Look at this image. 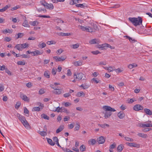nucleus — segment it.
<instances>
[{"mask_svg":"<svg viewBox=\"0 0 152 152\" xmlns=\"http://www.w3.org/2000/svg\"><path fill=\"white\" fill-rule=\"evenodd\" d=\"M144 111L146 114H152V111L149 109L145 108L144 109Z\"/></svg>","mask_w":152,"mask_h":152,"instance_id":"31","label":"nucleus"},{"mask_svg":"<svg viewBox=\"0 0 152 152\" xmlns=\"http://www.w3.org/2000/svg\"><path fill=\"white\" fill-rule=\"evenodd\" d=\"M99 41L96 39H94L90 40L89 43L91 44H97L98 43Z\"/></svg>","mask_w":152,"mask_h":152,"instance_id":"20","label":"nucleus"},{"mask_svg":"<svg viewBox=\"0 0 152 152\" xmlns=\"http://www.w3.org/2000/svg\"><path fill=\"white\" fill-rule=\"evenodd\" d=\"M96 141L94 139H90L88 141V143L91 145H93L95 144Z\"/></svg>","mask_w":152,"mask_h":152,"instance_id":"19","label":"nucleus"},{"mask_svg":"<svg viewBox=\"0 0 152 152\" xmlns=\"http://www.w3.org/2000/svg\"><path fill=\"white\" fill-rule=\"evenodd\" d=\"M80 150L82 152L85 151L86 150V147L85 146L83 145H81L80 148Z\"/></svg>","mask_w":152,"mask_h":152,"instance_id":"40","label":"nucleus"},{"mask_svg":"<svg viewBox=\"0 0 152 152\" xmlns=\"http://www.w3.org/2000/svg\"><path fill=\"white\" fill-rule=\"evenodd\" d=\"M19 45H20V44H18L16 45L15 47V48H16L18 50H20V51H22V47H20L19 46Z\"/></svg>","mask_w":152,"mask_h":152,"instance_id":"42","label":"nucleus"},{"mask_svg":"<svg viewBox=\"0 0 152 152\" xmlns=\"http://www.w3.org/2000/svg\"><path fill=\"white\" fill-rule=\"evenodd\" d=\"M53 139L54 142V143L55 144H56V143L58 142V140L57 137H54Z\"/></svg>","mask_w":152,"mask_h":152,"instance_id":"45","label":"nucleus"},{"mask_svg":"<svg viewBox=\"0 0 152 152\" xmlns=\"http://www.w3.org/2000/svg\"><path fill=\"white\" fill-rule=\"evenodd\" d=\"M43 53V51H40L39 50H36L32 52V53L33 54V56H37L39 55L42 54Z\"/></svg>","mask_w":152,"mask_h":152,"instance_id":"13","label":"nucleus"},{"mask_svg":"<svg viewBox=\"0 0 152 152\" xmlns=\"http://www.w3.org/2000/svg\"><path fill=\"white\" fill-rule=\"evenodd\" d=\"M137 64L135 63H133L132 64H129L128 66V67L130 69H131L133 67H137Z\"/></svg>","mask_w":152,"mask_h":152,"instance_id":"25","label":"nucleus"},{"mask_svg":"<svg viewBox=\"0 0 152 152\" xmlns=\"http://www.w3.org/2000/svg\"><path fill=\"white\" fill-rule=\"evenodd\" d=\"M20 56L22 57V58H29L28 55L24 54H23L21 55H20Z\"/></svg>","mask_w":152,"mask_h":152,"instance_id":"64","label":"nucleus"},{"mask_svg":"<svg viewBox=\"0 0 152 152\" xmlns=\"http://www.w3.org/2000/svg\"><path fill=\"white\" fill-rule=\"evenodd\" d=\"M38 16L40 18H50V17L49 15H39Z\"/></svg>","mask_w":152,"mask_h":152,"instance_id":"60","label":"nucleus"},{"mask_svg":"<svg viewBox=\"0 0 152 152\" xmlns=\"http://www.w3.org/2000/svg\"><path fill=\"white\" fill-rule=\"evenodd\" d=\"M140 126L142 128L152 127V124L150 123H140Z\"/></svg>","mask_w":152,"mask_h":152,"instance_id":"11","label":"nucleus"},{"mask_svg":"<svg viewBox=\"0 0 152 152\" xmlns=\"http://www.w3.org/2000/svg\"><path fill=\"white\" fill-rule=\"evenodd\" d=\"M53 58L56 61L58 62L64 61L66 58V57L65 56H62L60 57L55 56L53 57Z\"/></svg>","mask_w":152,"mask_h":152,"instance_id":"5","label":"nucleus"},{"mask_svg":"<svg viewBox=\"0 0 152 152\" xmlns=\"http://www.w3.org/2000/svg\"><path fill=\"white\" fill-rule=\"evenodd\" d=\"M124 37H126L128 39L130 42H135L134 39H132V38L128 36H124Z\"/></svg>","mask_w":152,"mask_h":152,"instance_id":"35","label":"nucleus"},{"mask_svg":"<svg viewBox=\"0 0 152 152\" xmlns=\"http://www.w3.org/2000/svg\"><path fill=\"white\" fill-rule=\"evenodd\" d=\"M103 109L106 111L115 112L116 111L114 109L107 106H104L103 107Z\"/></svg>","mask_w":152,"mask_h":152,"instance_id":"6","label":"nucleus"},{"mask_svg":"<svg viewBox=\"0 0 152 152\" xmlns=\"http://www.w3.org/2000/svg\"><path fill=\"white\" fill-rule=\"evenodd\" d=\"M133 109L137 111L143 110V107L140 104H136L133 107Z\"/></svg>","mask_w":152,"mask_h":152,"instance_id":"10","label":"nucleus"},{"mask_svg":"<svg viewBox=\"0 0 152 152\" xmlns=\"http://www.w3.org/2000/svg\"><path fill=\"white\" fill-rule=\"evenodd\" d=\"M123 145L122 144H121L119 145L117 148L118 151V152H120L123 149Z\"/></svg>","mask_w":152,"mask_h":152,"instance_id":"27","label":"nucleus"},{"mask_svg":"<svg viewBox=\"0 0 152 152\" xmlns=\"http://www.w3.org/2000/svg\"><path fill=\"white\" fill-rule=\"evenodd\" d=\"M76 6L77 7H80L84 8H85V7H87V5L85 3L83 4H76Z\"/></svg>","mask_w":152,"mask_h":152,"instance_id":"21","label":"nucleus"},{"mask_svg":"<svg viewBox=\"0 0 152 152\" xmlns=\"http://www.w3.org/2000/svg\"><path fill=\"white\" fill-rule=\"evenodd\" d=\"M41 110L39 107H34L32 109L33 111H38Z\"/></svg>","mask_w":152,"mask_h":152,"instance_id":"37","label":"nucleus"},{"mask_svg":"<svg viewBox=\"0 0 152 152\" xmlns=\"http://www.w3.org/2000/svg\"><path fill=\"white\" fill-rule=\"evenodd\" d=\"M91 81L94 82V83H100L101 82V80L97 78H92L91 79Z\"/></svg>","mask_w":152,"mask_h":152,"instance_id":"23","label":"nucleus"},{"mask_svg":"<svg viewBox=\"0 0 152 152\" xmlns=\"http://www.w3.org/2000/svg\"><path fill=\"white\" fill-rule=\"evenodd\" d=\"M124 138L125 140L128 141L133 142L134 141V140L132 138L129 137H125Z\"/></svg>","mask_w":152,"mask_h":152,"instance_id":"44","label":"nucleus"},{"mask_svg":"<svg viewBox=\"0 0 152 152\" xmlns=\"http://www.w3.org/2000/svg\"><path fill=\"white\" fill-rule=\"evenodd\" d=\"M62 90L61 89H57L56 88L53 91V92L56 94H59L62 93Z\"/></svg>","mask_w":152,"mask_h":152,"instance_id":"14","label":"nucleus"},{"mask_svg":"<svg viewBox=\"0 0 152 152\" xmlns=\"http://www.w3.org/2000/svg\"><path fill=\"white\" fill-rule=\"evenodd\" d=\"M17 117L25 127L28 128L29 127V124L26 120L25 117L22 116L21 115H19Z\"/></svg>","mask_w":152,"mask_h":152,"instance_id":"3","label":"nucleus"},{"mask_svg":"<svg viewBox=\"0 0 152 152\" xmlns=\"http://www.w3.org/2000/svg\"><path fill=\"white\" fill-rule=\"evenodd\" d=\"M137 135L141 137L144 138H146L148 137V136L147 134H144L143 133H139L137 134Z\"/></svg>","mask_w":152,"mask_h":152,"instance_id":"22","label":"nucleus"},{"mask_svg":"<svg viewBox=\"0 0 152 152\" xmlns=\"http://www.w3.org/2000/svg\"><path fill=\"white\" fill-rule=\"evenodd\" d=\"M116 146V145L115 143H114L113 144L110 145V149H112L114 148Z\"/></svg>","mask_w":152,"mask_h":152,"instance_id":"52","label":"nucleus"},{"mask_svg":"<svg viewBox=\"0 0 152 152\" xmlns=\"http://www.w3.org/2000/svg\"><path fill=\"white\" fill-rule=\"evenodd\" d=\"M41 4L45 7L46 6L47 3L45 0H42L40 1Z\"/></svg>","mask_w":152,"mask_h":152,"instance_id":"43","label":"nucleus"},{"mask_svg":"<svg viewBox=\"0 0 152 152\" xmlns=\"http://www.w3.org/2000/svg\"><path fill=\"white\" fill-rule=\"evenodd\" d=\"M60 35L61 36H67L70 35V34L69 33H60Z\"/></svg>","mask_w":152,"mask_h":152,"instance_id":"38","label":"nucleus"},{"mask_svg":"<svg viewBox=\"0 0 152 152\" xmlns=\"http://www.w3.org/2000/svg\"><path fill=\"white\" fill-rule=\"evenodd\" d=\"M24 34L22 33H19L17 34L18 37H16V39L19 38H21L24 36Z\"/></svg>","mask_w":152,"mask_h":152,"instance_id":"39","label":"nucleus"},{"mask_svg":"<svg viewBox=\"0 0 152 152\" xmlns=\"http://www.w3.org/2000/svg\"><path fill=\"white\" fill-rule=\"evenodd\" d=\"M47 141L48 143L50 144V145L52 146H53L55 145V143H54L52 140L49 138L47 139Z\"/></svg>","mask_w":152,"mask_h":152,"instance_id":"32","label":"nucleus"},{"mask_svg":"<svg viewBox=\"0 0 152 152\" xmlns=\"http://www.w3.org/2000/svg\"><path fill=\"white\" fill-rule=\"evenodd\" d=\"M74 77L77 80L79 81L81 80H85L86 79V77L82 73H77V74H74Z\"/></svg>","mask_w":152,"mask_h":152,"instance_id":"2","label":"nucleus"},{"mask_svg":"<svg viewBox=\"0 0 152 152\" xmlns=\"http://www.w3.org/2000/svg\"><path fill=\"white\" fill-rule=\"evenodd\" d=\"M56 111L58 112H61V113H66V114L69 113V111L64 107H59L57 108Z\"/></svg>","mask_w":152,"mask_h":152,"instance_id":"4","label":"nucleus"},{"mask_svg":"<svg viewBox=\"0 0 152 152\" xmlns=\"http://www.w3.org/2000/svg\"><path fill=\"white\" fill-rule=\"evenodd\" d=\"M83 64V61L81 60L75 61L74 63V64L75 66H80L81 65Z\"/></svg>","mask_w":152,"mask_h":152,"instance_id":"18","label":"nucleus"},{"mask_svg":"<svg viewBox=\"0 0 152 152\" xmlns=\"http://www.w3.org/2000/svg\"><path fill=\"white\" fill-rule=\"evenodd\" d=\"M38 104V105H39V106L38 107H39L40 110L42 109L44 107V105L42 103L39 102Z\"/></svg>","mask_w":152,"mask_h":152,"instance_id":"62","label":"nucleus"},{"mask_svg":"<svg viewBox=\"0 0 152 152\" xmlns=\"http://www.w3.org/2000/svg\"><path fill=\"white\" fill-rule=\"evenodd\" d=\"M64 126L63 125H61L56 129V133H58L61 132L62 131L64 128Z\"/></svg>","mask_w":152,"mask_h":152,"instance_id":"15","label":"nucleus"},{"mask_svg":"<svg viewBox=\"0 0 152 152\" xmlns=\"http://www.w3.org/2000/svg\"><path fill=\"white\" fill-rule=\"evenodd\" d=\"M38 133L42 136L45 137L46 136L47 134L46 132L42 131H39Z\"/></svg>","mask_w":152,"mask_h":152,"instance_id":"29","label":"nucleus"},{"mask_svg":"<svg viewBox=\"0 0 152 152\" xmlns=\"http://www.w3.org/2000/svg\"><path fill=\"white\" fill-rule=\"evenodd\" d=\"M29 23L32 26H35L38 25L39 23V22L35 20L34 21L30 22H29Z\"/></svg>","mask_w":152,"mask_h":152,"instance_id":"26","label":"nucleus"},{"mask_svg":"<svg viewBox=\"0 0 152 152\" xmlns=\"http://www.w3.org/2000/svg\"><path fill=\"white\" fill-rule=\"evenodd\" d=\"M23 26L26 27H29V26L28 22L26 21H25L23 24Z\"/></svg>","mask_w":152,"mask_h":152,"instance_id":"56","label":"nucleus"},{"mask_svg":"<svg viewBox=\"0 0 152 152\" xmlns=\"http://www.w3.org/2000/svg\"><path fill=\"white\" fill-rule=\"evenodd\" d=\"M57 69L56 68H53L52 70V74L53 75H55L56 74V73Z\"/></svg>","mask_w":152,"mask_h":152,"instance_id":"57","label":"nucleus"},{"mask_svg":"<svg viewBox=\"0 0 152 152\" xmlns=\"http://www.w3.org/2000/svg\"><path fill=\"white\" fill-rule=\"evenodd\" d=\"M80 126L78 124H75V127L74 128V131H78L79 129Z\"/></svg>","mask_w":152,"mask_h":152,"instance_id":"41","label":"nucleus"},{"mask_svg":"<svg viewBox=\"0 0 152 152\" xmlns=\"http://www.w3.org/2000/svg\"><path fill=\"white\" fill-rule=\"evenodd\" d=\"M111 115H102L103 116H100V118L104 117V119H107L110 117Z\"/></svg>","mask_w":152,"mask_h":152,"instance_id":"54","label":"nucleus"},{"mask_svg":"<svg viewBox=\"0 0 152 152\" xmlns=\"http://www.w3.org/2000/svg\"><path fill=\"white\" fill-rule=\"evenodd\" d=\"M80 87L83 88V89H86L88 88L89 87V86L86 85H84L83 84H82L80 86Z\"/></svg>","mask_w":152,"mask_h":152,"instance_id":"47","label":"nucleus"},{"mask_svg":"<svg viewBox=\"0 0 152 152\" xmlns=\"http://www.w3.org/2000/svg\"><path fill=\"white\" fill-rule=\"evenodd\" d=\"M80 26V29L83 31L92 32V30L91 29H90V26L85 27L83 26Z\"/></svg>","mask_w":152,"mask_h":152,"instance_id":"8","label":"nucleus"},{"mask_svg":"<svg viewBox=\"0 0 152 152\" xmlns=\"http://www.w3.org/2000/svg\"><path fill=\"white\" fill-rule=\"evenodd\" d=\"M2 32L4 33H12V31L10 30L9 29H6L2 31Z\"/></svg>","mask_w":152,"mask_h":152,"instance_id":"30","label":"nucleus"},{"mask_svg":"<svg viewBox=\"0 0 152 152\" xmlns=\"http://www.w3.org/2000/svg\"><path fill=\"white\" fill-rule=\"evenodd\" d=\"M152 130L151 128H145L142 130V131L144 132H146Z\"/></svg>","mask_w":152,"mask_h":152,"instance_id":"53","label":"nucleus"},{"mask_svg":"<svg viewBox=\"0 0 152 152\" xmlns=\"http://www.w3.org/2000/svg\"><path fill=\"white\" fill-rule=\"evenodd\" d=\"M63 96L65 97H67L71 96V94H70V93H65L63 95Z\"/></svg>","mask_w":152,"mask_h":152,"instance_id":"61","label":"nucleus"},{"mask_svg":"<svg viewBox=\"0 0 152 152\" xmlns=\"http://www.w3.org/2000/svg\"><path fill=\"white\" fill-rule=\"evenodd\" d=\"M20 104L21 103L20 102H17L15 106V108L16 109H18L19 107L20 106Z\"/></svg>","mask_w":152,"mask_h":152,"instance_id":"55","label":"nucleus"},{"mask_svg":"<svg viewBox=\"0 0 152 152\" xmlns=\"http://www.w3.org/2000/svg\"><path fill=\"white\" fill-rule=\"evenodd\" d=\"M56 43V42L54 41H48L47 42V44L48 45L55 44Z\"/></svg>","mask_w":152,"mask_h":152,"instance_id":"48","label":"nucleus"},{"mask_svg":"<svg viewBox=\"0 0 152 152\" xmlns=\"http://www.w3.org/2000/svg\"><path fill=\"white\" fill-rule=\"evenodd\" d=\"M45 7L47 9L51 10H53L54 8V6L52 4H48L47 3Z\"/></svg>","mask_w":152,"mask_h":152,"instance_id":"17","label":"nucleus"},{"mask_svg":"<svg viewBox=\"0 0 152 152\" xmlns=\"http://www.w3.org/2000/svg\"><path fill=\"white\" fill-rule=\"evenodd\" d=\"M11 52L12 53L14 56H16V57L20 56V55L19 54H16L13 51H12Z\"/></svg>","mask_w":152,"mask_h":152,"instance_id":"46","label":"nucleus"},{"mask_svg":"<svg viewBox=\"0 0 152 152\" xmlns=\"http://www.w3.org/2000/svg\"><path fill=\"white\" fill-rule=\"evenodd\" d=\"M129 20L135 26L142 25V20L140 17L137 18L130 17L129 18Z\"/></svg>","mask_w":152,"mask_h":152,"instance_id":"1","label":"nucleus"},{"mask_svg":"<svg viewBox=\"0 0 152 152\" xmlns=\"http://www.w3.org/2000/svg\"><path fill=\"white\" fill-rule=\"evenodd\" d=\"M126 144L131 147H134L139 148L140 147V145L138 144L135 143L134 142H127Z\"/></svg>","mask_w":152,"mask_h":152,"instance_id":"7","label":"nucleus"},{"mask_svg":"<svg viewBox=\"0 0 152 152\" xmlns=\"http://www.w3.org/2000/svg\"><path fill=\"white\" fill-rule=\"evenodd\" d=\"M4 40L5 41L9 42L11 40V38L8 37H6L4 38Z\"/></svg>","mask_w":152,"mask_h":152,"instance_id":"58","label":"nucleus"},{"mask_svg":"<svg viewBox=\"0 0 152 152\" xmlns=\"http://www.w3.org/2000/svg\"><path fill=\"white\" fill-rule=\"evenodd\" d=\"M91 26H90V29H91L92 30V32H94L96 30H98V27L96 24L91 23Z\"/></svg>","mask_w":152,"mask_h":152,"instance_id":"9","label":"nucleus"},{"mask_svg":"<svg viewBox=\"0 0 152 152\" xmlns=\"http://www.w3.org/2000/svg\"><path fill=\"white\" fill-rule=\"evenodd\" d=\"M20 47H22V50L23 49H24L28 47V45L26 43L20 44V45H19V46L20 47Z\"/></svg>","mask_w":152,"mask_h":152,"instance_id":"24","label":"nucleus"},{"mask_svg":"<svg viewBox=\"0 0 152 152\" xmlns=\"http://www.w3.org/2000/svg\"><path fill=\"white\" fill-rule=\"evenodd\" d=\"M98 125L99 126H100L101 127L103 128H105L106 126L107 127H109L110 126L109 125L106 124H99Z\"/></svg>","mask_w":152,"mask_h":152,"instance_id":"34","label":"nucleus"},{"mask_svg":"<svg viewBox=\"0 0 152 152\" xmlns=\"http://www.w3.org/2000/svg\"><path fill=\"white\" fill-rule=\"evenodd\" d=\"M25 64V62L23 61H20L17 62V64L19 65H24Z\"/></svg>","mask_w":152,"mask_h":152,"instance_id":"50","label":"nucleus"},{"mask_svg":"<svg viewBox=\"0 0 152 152\" xmlns=\"http://www.w3.org/2000/svg\"><path fill=\"white\" fill-rule=\"evenodd\" d=\"M97 142L99 144L104 143L105 141V139L102 136H101L97 138Z\"/></svg>","mask_w":152,"mask_h":152,"instance_id":"12","label":"nucleus"},{"mask_svg":"<svg viewBox=\"0 0 152 152\" xmlns=\"http://www.w3.org/2000/svg\"><path fill=\"white\" fill-rule=\"evenodd\" d=\"M102 46L103 47V49H106V48L107 47L111 48V45L107 44H103Z\"/></svg>","mask_w":152,"mask_h":152,"instance_id":"28","label":"nucleus"},{"mask_svg":"<svg viewBox=\"0 0 152 152\" xmlns=\"http://www.w3.org/2000/svg\"><path fill=\"white\" fill-rule=\"evenodd\" d=\"M71 105V104L69 102H66L64 103V105L65 107H67Z\"/></svg>","mask_w":152,"mask_h":152,"instance_id":"63","label":"nucleus"},{"mask_svg":"<svg viewBox=\"0 0 152 152\" xmlns=\"http://www.w3.org/2000/svg\"><path fill=\"white\" fill-rule=\"evenodd\" d=\"M41 117L42 118H44L48 120L49 119V117L46 115H41Z\"/></svg>","mask_w":152,"mask_h":152,"instance_id":"51","label":"nucleus"},{"mask_svg":"<svg viewBox=\"0 0 152 152\" xmlns=\"http://www.w3.org/2000/svg\"><path fill=\"white\" fill-rule=\"evenodd\" d=\"M84 94L82 91L78 92L76 95V96L78 97H80L81 96H84Z\"/></svg>","mask_w":152,"mask_h":152,"instance_id":"36","label":"nucleus"},{"mask_svg":"<svg viewBox=\"0 0 152 152\" xmlns=\"http://www.w3.org/2000/svg\"><path fill=\"white\" fill-rule=\"evenodd\" d=\"M120 7V5L119 4H115L113 6H112L110 7V8H118Z\"/></svg>","mask_w":152,"mask_h":152,"instance_id":"59","label":"nucleus"},{"mask_svg":"<svg viewBox=\"0 0 152 152\" xmlns=\"http://www.w3.org/2000/svg\"><path fill=\"white\" fill-rule=\"evenodd\" d=\"M46 46V44L44 42H43L41 44H39L38 45V46L41 48H45Z\"/></svg>","mask_w":152,"mask_h":152,"instance_id":"33","label":"nucleus"},{"mask_svg":"<svg viewBox=\"0 0 152 152\" xmlns=\"http://www.w3.org/2000/svg\"><path fill=\"white\" fill-rule=\"evenodd\" d=\"M79 45L77 43L73 45H72V47L73 49H76L79 47Z\"/></svg>","mask_w":152,"mask_h":152,"instance_id":"49","label":"nucleus"},{"mask_svg":"<svg viewBox=\"0 0 152 152\" xmlns=\"http://www.w3.org/2000/svg\"><path fill=\"white\" fill-rule=\"evenodd\" d=\"M21 98L24 101L27 102H29V99L28 98L27 96L25 95H21L20 96Z\"/></svg>","mask_w":152,"mask_h":152,"instance_id":"16","label":"nucleus"}]
</instances>
